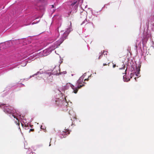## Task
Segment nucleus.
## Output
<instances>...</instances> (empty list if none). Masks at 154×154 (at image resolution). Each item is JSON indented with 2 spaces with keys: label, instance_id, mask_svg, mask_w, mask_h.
Masks as SVG:
<instances>
[{
  "label": "nucleus",
  "instance_id": "nucleus-1",
  "mask_svg": "<svg viewBox=\"0 0 154 154\" xmlns=\"http://www.w3.org/2000/svg\"><path fill=\"white\" fill-rule=\"evenodd\" d=\"M83 80L84 77L82 76L78 80L75 85H71V87L73 90V92L75 94L77 93L79 89L84 86V85L82 84V83L83 82Z\"/></svg>",
  "mask_w": 154,
  "mask_h": 154
},
{
  "label": "nucleus",
  "instance_id": "nucleus-2",
  "mask_svg": "<svg viewBox=\"0 0 154 154\" xmlns=\"http://www.w3.org/2000/svg\"><path fill=\"white\" fill-rule=\"evenodd\" d=\"M56 104L58 106L62 107L63 108H66L68 104L65 98H57L55 100Z\"/></svg>",
  "mask_w": 154,
  "mask_h": 154
},
{
  "label": "nucleus",
  "instance_id": "nucleus-3",
  "mask_svg": "<svg viewBox=\"0 0 154 154\" xmlns=\"http://www.w3.org/2000/svg\"><path fill=\"white\" fill-rule=\"evenodd\" d=\"M44 75L46 82L49 83L52 82L53 77L51 75V73L47 72L44 74Z\"/></svg>",
  "mask_w": 154,
  "mask_h": 154
},
{
  "label": "nucleus",
  "instance_id": "nucleus-4",
  "mask_svg": "<svg viewBox=\"0 0 154 154\" xmlns=\"http://www.w3.org/2000/svg\"><path fill=\"white\" fill-rule=\"evenodd\" d=\"M64 40L63 38H60L57 41L55 42L54 44V45L53 46H54V49H55L57 48L58 46L63 42Z\"/></svg>",
  "mask_w": 154,
  "mask_h": 154
},
{
  "label": "nucleus",
  "instance_id": "nucleus-5",
  "mask_svg": "<svg viewBox=\"0 0 154 154\" xmlns=\"http://www.w3.org/2000/svg\"><path fill=\"white\" fill-rule=\"evenodd\" d=\"M9 108H11V107H8L4 106V111L8 114H11L12 113V110L10 109Z\"/></svg>",
  "mask_w": 154,
  "mask_h": 154
},
{
  "label": "nucleus",
  "instance_id": "nucleus-6",
  "mask_svg": "<svg viewBox=\"0 0 154 154\" xmlns=\"http://www.w3.org/2000/svg\"><path fill=\"white\" fill-rule=\"evenodd\" d=\"M109 60L107 58H106L105 61V63H103V66H109Z\"/></svg>",
  "mask_w": 154,
  "mask_h": 154
},
{
  "label": "nucleus",
  "instance_id": "nucleus-7",
  "mask_svg": "<svg viewBox=\"0 0 154 154\" xmlns=\"http://www.w3.org/2000/svg\"><path fill=\"white\" fill-rule=\"evenodd\" d=\"M140 67L138 66V67L136 68V71L135 72L136 75L137 76H139V74L140 73Z\"/></svg>",
  "mask_w": 154,
  "mask_h": 154
},
{
  "label": "nucleus",
  "instance_id": "nucleus-8",
  "mask_svg": "<svg viewBox=\"0 0 154 154\" xmlns=\"http://www.w3.org/2000/svg\"><path fill=\"white\" fill-rule=\"evenodd\" d=\"M103 54H104V55H107V52L106 51H103V52L101 53H100V55H99V57H98V59H100V57H101V56L103 55Z\"/></svg>",
  "mask_w": 154,
  "mask_h": 154
},
{
  "label": "nucleus",
  "instance_id": "nucleus-9",
  "mask_svg": "<svg viewBox=\"0 0 154 154\" xmlns=\"http://www.w3.org/2000/svg\"><path fill=\"white\" fill-rule=\"evenodd\" d=\"M64 132V133L66 134H70V132L69 130H65Z\"/></svg>",
  "mask_w": 154,
  "mask_h": 154
},
{
  "label": "nucleus",
  "instance_id": "nucleus-10",
  "mask_svg": "<svg viewBox=\"0 0 154 154\" xmlns=\"http://www.w3.org/2000/svg\"><path fill=\"white\" fill-rule=\"evenodd\" d=\"M70 31H66L64 33L63 35H66L67 36L69 33Z\"/></svg>",
  "mask_w": 154,
  "mask_h": 154
},
{
  "label": "nucleus",
  "instance_id": "nucleus-11",
  "mask_svg": "<svg viewBox=\"0 0 154 154\" xmlns=\"http://www.w3.org/2000/svg\"><path fill=\"white\" fill-rule=\"evenodd\" d=\"M123 77V79H124V80L125 81L128 82L130 80V79H126L125 77V75H124Z\"/></svg>",
  "mask_w": 154,
  "mask_h": 154
},
{
  "label": "nucleus",
  "instance_id": "nucleus-12",
  "mask_svg": "<svg viewBox=\"0 0 154 154\" xmlns=\"http://www.w3.org/2000/svg\"><path fill=\"white\" fill-rule=\"evenodd\" d=\"M123 66L122 68H120V69H125V65L124 64V63H123Z\"/></svg>",
  "mask_w": 154,
  "mask_h": 154
},
{
  "label": "nucleus",
  "instance_id": "nucleus-13",
  "mask_svg": "<svg viewBox=\"0 0 154 154\" xmlns=\"http://www.w3.org/2000/svg\"><path fill=\"white\" fill-rule=\"evenodd\" d=\"M116 66L118 67V66H116L115 64H114L113 63V67L114 68Z\"/></svg>",
  "mask_w": 154,
  "mask_h": 154
},
{
  "label": "nucleus",
  "instance_id": "nucleus-14",
  "mask_svg": "<svg viewBox=\"0 0 154 154\" xmlns=\"http://www.w3.org/2000/svg\"><path fill=\"white\" fill-rule=\"evenodd\" d=\"M76 2H74V3H73L71 4V5H74L76 4Z\"/></svg>",
  "mask_w": 154,
  "mask_h": 154
},
{
  "label": "nucleus",
  "instance_id": "nucleus-15",
  "mask_svg": "<svg viewBox=\"0 0 154 154\" xmlns=\"http://www.w3.org/2000/svg\"><path fill=\"white\" fill-rule=\"evenodd\" d=\"M83 0H79V2L81 3H82L83 2Z\"/></svg>",
  "mask_w": 154,
  "mask_h": 154
},
{
  "label": "nucleus",
  "instance_id": "nucleus-16",
  "mask_svg": "<svg viewBox=\"0 0 154 154\" xmlns=\"http://www.w3.org/2000/svg\"><path fill=\"white\" fill-rule=\"evenodd\" d=\"M12 116L14 117V118H16L17 119L16 117L14 115H12Z\"/></svg>",
  "mask_w": 154,
  "mask_h": 154
},
{
  "label": "nucleus",
  "instance_id": "nucleus-17",
  "mask_svg": "<svg viewBox=\"0 0 154 154\" xmlns=\"http://www.w3.org/2000/svg\"><path fill=\"white\" fill-rule=\"evenodd\" d=\"M34 131V129H31L29 130V132L31 131Z\"/></svg>",
  "mask_w": 154,
  "mask_h": 154
},
{
  "label": "nucleus",
  "instance_id": "nucleus-18",
  "mask_svg": "<svg viewBox=\"0 0 154 154\" xmlns=\"http://www.w3.org/2000/svg\"><path fill=\"white\" fill-rule=\"evenodd\" d=\"M54 75H57L58 74V73L57 72H54Z\"/></svg>",
  "mask_w": 154,
  "mask_h": 154
},
{
  "label": "nucleus",
  "instance_id": "nucleus-19",
  "mask_svg": "<svg viewBox=\"0 0 154 154\" xmlns=\"http://www.w3.org/2000/svg\"><path fill=\"white\" fill-rule=\"evenodd\" d=\"M57 70V69H56V68H54V69H53V71H55V70Z\"/></svg>",
  "mask_w": 154,
  "mask_h": 154
},
{
  "label": "nucleus",
  "instance_id": "nucleus-20",
  "mask_svg": "<svg viewBox=\"0 0 154 154\" xmlns=\"http://www.w3.org/2000/svg\"><path fill=\"white\" fill-rule=\"evenodd\" d=\"M88 80V79H85V80H84V81H85V80Z\"/></svg>",
  "mask_w": 154,
  "mask_h": 154
},
{
  "label": "nucleus",
  "instance_id": "nucleus-21",
  "mask_svg": "<svg viewBox=\"0 0 154 154\" xmlns=\"http://www.w3.org/2000/svg\"><path fill=\"white\" fill-rule=\"evenodd\" d=\"M52 8H54V5H52Z\"/></svg>",
  "mask_w": 154,
  "mask_h": 154
},
{
  "label": "nucleus",
  "instance_id": "nucleus-22",
  "mask_svg": "<svg viewBox=\"0 0 154 154\" xmlns=\"http://www.w3.org/2000/svg\"><path fill=\"white\" fill-rule=\"evenodd\" d=\"M74 119H76V118H75V117H74Z\"/></svg>",
  "mask_w": 154,
  "mask_h": 154
},
{
  "label": "nucleus",
  "instance_id": "nucleus-23",
  "mask_svg": "<svg viewBox=\"0 0 154 154\" xmlns=\"http://www.w3.org/2000/svg\"><path fill=\"white\" fill-rule=\"evenodd\" d=\"M72 124H73V122H72Z\"/></svg>",
  "mask_w": 154,
  "mask_h": 154
},
{
  "label": "nucleus",
  "instance_id": "nucleus-24",
  "mask_svg": "<svg viewBox=\"0 0 154 154\" xmlns=\"http://www.w3.org/2000/svg\"><path fill=\"white\" fill-rule=\"evenodd\" d=\"M70 25H71V23L70 22Z\"/></svg>",
  "mask_w": 154,
  "mask_h": 154
},
{
  "label": "nucleus",
  "instance_id": "nucleus-25",
  "mask_svg": "<svg viewBox=\"0 0 154 154\" xmlns=\"http://www.w3.org/2000/svg\"><path fill=\"white\" fill-rule=\"evenodd\" d=\"M51 146V144L50 143V144H49V146Z\"/></svg>",
  "mask_w": 154,
  "mask_h": 154
},
{
  "label": "nucleus",
  "instance_id": "nucleus-26",
  "mask_svg": "<svg viewBox=\"0 0 154 154\" xmlns=\"http://www.w3.org/2000/svg\"><path fill=\"white\" fill-rule=\"evenodd\" d=\"M69 114L70 115H71L70 113V112H69Z\"/></svg>",
  "mask_w": 154,
  "mask_h": 154
},
{
  "label": "nucleus",
  "instance_id": "nucleus-27",
  "mask_svg": "<svg viewBox=\"0 0 154 154\" xmlns=\"http://www.w3.org/2000/svg\"><path fill=\"white\" fill-rule=\"evenodd\" d=\"M126 70H125V72H126Z\"/></svg>",
  "mask_w": 154,
  "mask_h": 154
}]
</instances>
